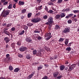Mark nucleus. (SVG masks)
I'll use <instances>...</instances> for the list:
<instances>
[{
	"mask_svg": "<svg viewBox=\"0 0 79 79\" xmlns=\"http://www.w3.org/2000/svg\"><path fill=\"white\" fill-rule=\"evenodd\" d=\"M20 70V69H19V68H17L14 70V72L15 73H18V72H19Z\"/></svg>",
	"mask_w": 79,
	"mask_h": 79,
	"instance_id": "nucleus-14",
	"label": "nucleus"
},
{
	"mask_svg": "<svg viewBox=\"0 0 79 79\" xmlns=\"http://www.w3.org/2000/svg\"><path fill=\"white\" fill-rule=\"evenodd\" d=\"M10 12V11L8 10H7L5 12V13L6 15H8L9 13Z\"/></svg>",
	"mask_w": 79,
	"mask_h": 79,
	"instance_id": "nucleus-22",
	"label": "nucleus"
},
{
	"mask_svg": "<svg viewBox=\"0 0 79 79\" xmlns=\"http://www.w3.org/2000/svg\"><path fill=\"white\" fill-rule=\"evenodd\" d=\"M40 15V13L39 12L38 13L36 14V16H39Z\"/></svg>",
	"mask_w": 79,
	"mask_h": 79,
	"instance_id": "nucleus-56",
	"label": "nucleus"
},
{
	"mask_svg": "<svg viewBox=\"0 0 79 79\" xmlns=\"http://www.w3.org/2000/svg\"><path fill=\"white\" fill-rule=\"evenodd\" d=\"M34 32L35 33H40V31L34 30Z\"/></svg>",
	"mask_w": 79,
	"mask_h": 79,
	"instance_id": "nucleus-41",
	"label": "nucleus"
},
{
	"mask_svg": "<svg viewBox=\"0 0 79 79\" xmlns=\"http://www.w3.org/2000/svg\"><path fill=\"white\" fill-rule=\"evenodd\" d=\"M0 79H6V78L3 77H0Z\"/></svg>",
	"mask_w": 79,
	"mask_h": 79,
	"instance_id": "nucleus-64",
	"label": "nucleus"
},
{
	"mask_svg": "<svg viewBox=\"0 0 79 79\" xmlns=\"http://www.w3.org/2000/svg\"><path fill=\"white\" fill-rule=\"evenodd\" d=\"M38 8V10H42V6H39Z\"/></svg>",
	"mask_w": 79,
	"mask_h": 79,
	"instance_id": "nucleus-46",
	"label": "nucleus"
},
{
	"mask_svg": "<svg viewBox=\"0 0 79 79\" xmlns=\"http://www.w3.org/2000/svg\"><path fill=\"white\" fill-rule=\"evenodd\" d=\"M9 71H13V67L11 65H9Z\"/></svg>",
	"mask_w": 79,
	"mask_h": 79,
	"instance_id": "nucleus-16",
	"label": "nucleus"
},
{
	"mask_svg": "<svg viewBox=\"0 0 79 79\" xmlns=\"http://www.w3.org/2000/svg\"><path fill=\"white\" fill-rule=\"evenodd\" d=\"M62 77H63V76L62 75H60V76L57 77V78L58 79H61V78H62Z\"/></svg>",
	"mask_w": 79,
	"mask_h": 79,
	"instance_id": "nucleus-47",
	"label": "nucleus"
},
{
	"mask_svg": "<svg viewBox=\"0 0 79 79\" xmlns=\"http://www.w3.org/2000/svg\"><path fill=\"white\" fill-rule=\"evenodd\" d=\"M1 16H2V17H5V12L3 11L2 12L1 15Z\"/></svg>",
	"mask_w": 79,
	"mask_h": 79,
	"instance_id": "nucleus-37",
	"label": "nucleus"
},
{
	"mask_svg": "<svg viewBox=\"0 0 79 79\" xmlns=\"http://www.w3.org/2000/svg\"><path fill=\"white\" fill-rule=\"evenodd\" d=\"M64 68H65V67L64 65H61L60 67V70L61 71H63L64 69Z\"/></svg>",
	"mask_w": 79,
	"mask_h": 79,
	"instance_id": "nucleus-11",
	"label": "nucleus"
},
{
	"mask_svg": "<svg viewBox=\"0 0 79 79\" xmlns=\"http://www.w3.org/2000/svg\"><path fill=\"white\" fill-rule=\"evenodd\" d=\"M68 42H69V40H68V39H65V44L67 45V44H68Z\"/></svg>",
	"mask_w": 79,
	"mask_h": 79,
	"instance_id": "nucleus-24",
	"label": "nucleus"
},
{
	"mask_svg": "<svg viewBox=\"0 0 79 79\" xmlns=\"http://www.w3.org/2000/svg\"><path fill=\"white\" fill-rule=\"evenodd\" d=\"M27 47H25L24 46H22L21 47L19 48V50L20 52H25V51H26V50H27Z\"/></svg>",
	"mask_w": 79,
	"mask_h": 79,
	"instance_id": "nucleus-4",
	"label": "nucleus"
},
{
	"mask_svg": "<svg viewBox=\"0 0 79 79\" xmlns=\"http://www.w3.org/2000/svg\"><path fill=\"white\" fill-rule=\"evenodd\" d=\"M64 40V39L62 38H60L59 41L60 42H62L63 41V40Z\"/></svg>",
	"mask_w": 79,
	"mask_h": 79,
	"instance_id": "nucleus-28",
	"label": "nucleus"
},
{
	"mask_svg": "<svg viewBox=\"0 0 79 79\" xmlns=\"http://www.w3.org/2000/svg\"><path fill=\"white\" fill-rule=\"evenodd\" d=\"M65 11H69V9H66Z\"/></svg>",
	"mask_w": 79,
	"mask_h": 79,
	"instance_id": "nucleus-62",
	"label": "nucleus"
},
{
	"mask_svg": "<svg viewBox=\"0 0 79 79\" xmlns=\"http://www.w3.org/2000/svg\"><path fill=\"white\" fill-rule=\"evenodd\" d=\"M70 66L72 68H75L76 67V65L74 64H73L72 65H71Z\"/></svg>",
	"mask_w": 79,
	"mask_h": 79,
	"instance_id": "nucleus-50",
	"label": "nucleus"
},
{
	"mask_svg": "<svg viewBox=\"0 0 79 79\" xmlns=\"http://www.w3.org/2000/svg\"><path fill=\"white\" fill-rule=\"evenodd\" d=\"M24 32H25L24 30H23L21 32L19 33V35H22L24 33Z\"/></svg>",
	"mask_w": 79,
	"mask_h": 79,
	"instance_id": "nucleus-20",
	"label": "nucleus"
},
{
	"mask_svg": "<svg viewBox=\"0 0 79 79\" xmlns=\"http://www.w3.org/2000/svg\"><path fill=\"white\" fill-rule=\"evenodd\" d=\"M35 74V73L34 72H32L31 73V74L30 75H29L27 77V79H31L32 77H33V76L34 75V74Z\"/></svg>",
	"mask_w": 79,
	"mask_h": 79,
	"instance_id": "nucleus-6",
	"label": "nucleus"
},
{
	"mask_svg": "<svg viewBox=\"0 0 79 79\" xmlns=\"http://www.w3.org/2000/svg\"><path fill=\"white\" fill-rule=\"evenodd\" d=\"M11 30L12 31H15V27H12L11 28Z\"/></svg>",
	"mask_w": 79,
	"mask_h": 79,
	"instance_id": "nucleus-55",
	"label": "nucleus"
},
{
	"mask_svg": "<svg viewBox=\"0 0 79 79\" xmlns=\"http://www.w3.org/2000/svg\"><path fill=\"white\" fill-rule=\"evenodd\" d=\"M42 79H48V76L47 75H45Z\"/></svg>",
	"mask_w": 79,
	"mask_h": 79,
	"instance_id": "nucleus-43",
	"label": "nucleus"
},
{
	"mask_svg": "<svg viewBox=\"0 0 79 79\" xmlns=\"http://www.w3.org/2000/svg\"><path fill=\"white\" fill-rule=\"evenodd\" d=\"M11 25H12V23H8L6 25V27H10V26H11Z\"/></svg>",
	"mask_w": 79,
	"mask_h": 79,
	"instance_id": "nucleus-29",
	"label": "nucleus"
},
{
	"mask_svg": "<svg viewBox=\"0 0 79 79\" xmlns=\"http://www.w3.org/2000/svg\"><path fill=\"white\" fill-rule=\"evenodd\" d=\"M22 13L24 14L26 12V9H23L21 10Z\"/></svg>",
	"mask_w": 79,
	"mask_h": 79,
	"instance_id": "nucleus-23",
	"label": "nucleus"
},
{
	"mask_svg": "<svg viewBox=\"0 0 79 79\" xmlns=\"http://www.w3.org/2000/svg\"><path fill=\"white\" fill-rule=\"evenodd\" d=\"M60 15H57L56 16V19H59L60 18Z\"/></svg>",
	"mask_w": 79,
	"mask_h": 79,
	"instance_id": "nucleus-34",
	"label": "nucleus"
},
{
	"mask_svg": "<svg viewBox=\"0 0 79 79\" xmlns=\"http://www.w3.org/2000/svg\"><path fill=\"white\" fill-rule=\"evenodd\" d=\"M32 13H29L27 14V17L28 18H30L32 16Z\"/></svg>",
	"mask_w": 79,
	"mask_h": 79,
	"instance_id": "nucleus-19",
	"label": "nucleus"
},
{
	"mask_svg": "<svg viewBox=\"0 0 79 79\" xmlns=\"http://www.w3.org/2000/svg\"><path fill=\"white\" fill-rule=\"evenodd\" d=\"M58 74H59V72L56 71H55V72L53 73L54 77H56L58 75Z\"/></svg>",
	"mask_w": 79,
	"mask_h": 79,
	"instance_id": "nucleus-9",
	"label": "nucleus"
},
{
	"mask_svg": "<svg viewBox=\"0 0 79 79\" xmlns=\"http://www.w3.org/2000/svg\"><path fill=\"white\" fill-rule=\"evenodd\" d=\"M68 15H69V18H71V17L72 16H73L74 15V14H69Z\"/></svg>",
	"mask_w": 79,
	"mask_h": 79,
	"instance_id": "nucleus-53",
	"label": "nucleus"
},
{
	"mask_svg": "<svg viewBox=\"0 0 79 79\" xmlns=\"http://www.w3.org/2000/svg\"><path fill=\"white\" fill-rule=\"evenodd\" d=\"M47 12L48 13H53V11L52 10H50L49 11L48 10V11Z\"/></svg>",
	"mask_w": 79,
	"mask_h": 79,
	"instance_id": "nucleus-42",
	"label": "nucleus"
},
{
	"mask_svg": "<svg viewBox=\"0 0 79 79\" xmlns=\"http://www.w3.org/2000/svg\"><path fill=\"white\" fill-rule=\"evenodd\" d=\"M23 28L24 30H27V29H28V27L27 26H24Z\"/></svg>",
	"mask_w": 79,
	"mask_h": 79,
	"instance_id": "nucleus-44",
	"label": "nucleus"
},
{
	"mask_svg": "<svg viewBox=\"0 0 79 79\" xmlns=\"http://www.w3.org/2000/svg\"><path fill=\"white\" fill-rule=\"evenodd\" d=\"M6 61H9L10 60V54H7L6 55Z\"/></svg>",
	"mask_w": 79,
	"mask_h": 79,
	"instance_id": "nucleus-7",
	"label": "nucleus"
},
{
	"mask_svg": "<svg viewBox=\"0 0 79 79\" xmlns=\"http://www.w3.org/2000/svg\"><path fill=\"white\" fill-rule=\"evenodd\" d=\"M25 40L27 42H29V43H32V40L31 38H27L25 39Z\"/></svg>",
	"mask_w": 79,
	"mask_h": 79,
	"instance_id": "nucleus-8",
	"label": "nucleus"
},
{
	"mask_svg": "<svg viewBox=\"0 0 79 79\" xmlns=\"http://www.w3.org/2000/svg\"><path fill=\"white\" fill-rule=\"evenodd\" d=\"M71 44H73V42H71L69 43V44H68L67 46H68V47H71Z\"/></svg>",
	"mask_w": 79,
	"mask_h": 79,
	"instance_id": "nucleus-54",
	"label": "nucleus"
},
{
	"mask_svg": "<svg viewBox=\"0 0 79 79\" xmlns=\"http://www.w3.org/2000/svg\"><path fill=\"white\" fill-rule=\"evenodd\" d=\"M8 47H9V45H8V44H6V48H8Z\"/></svg>",
	"mask_w": 79,
	"mask_h": 79,
	"instance_id": "nucleus-60",
	"label": "nucleus"
},
{
	"mask_svg": "<svg viewBox=\"0 0 79 79\" xmlns=\"http://www.w3.org/2000/svg\"><path fill=\"white\" fill-rule=\"evenodd\" d=\"M74 21L75 22H76V21H77V18H74Z\"/></svg>",
	"mask_w": 79,
	"mask_h": 79,
	"instance_id": "nucleus-61",
	"label": "nucleus"
},
{
	"mask_svg": "<svg viewBox=\"0 0 79 79\" xmlns=\"http://www.w3.org/2000/svg\"><path fill=\"white\" fill-rule=\"evenodd\" d=\"M53 18L50 17L48 18V22L45 23V24H47V25H48V24H49L50 23H53Z\"/></svg>",
	"mask_w": 79,
	"mask_h": 79,
	"instance_id": "nucleus-3",
	"label": "nucleus"
},
{
	"mask_svg": "<svg viewBox=\"0 0 79 79\" xmlns=\"http://www.w3.org/2000/svg\"><path fill=\"white\" fill-rule=\"evenodd\" d=\"M63 2V0H58L57 3H61Z\"/></svg>",
	"mask_w": 79,
	"mask_h": 79,
	"instance_id": "nucleus-48",
	"label": "nucleus"
},
{
	"mask_svg": "<svg viewBox=\"0 0 79 79\" xmlns=\"http://www.w3.org/2000/svg\"><path fill=\"white\" fill-rule=\"evenodd\" d=\"M69 31H70L69 28H65V29L63 31V33H64V34H67L69 32Z\"/></svg>",
	"mask_w": 79,
	"mask_h": 79,
	"instance_id": "nucleus-5",
	"label": "nucleus"
},
{
	"mask_svg": "<svg viewBox=\"0 0 79 79\" xmlns=\"http://www.w3.org/2000/svg\"><path fill=\"white\" fill-rule=\"evenodd\" d=\"M36 55L37 56H41V52H37Z\"/></svg>",
	"mask_w": 79,
	"mask_h": 79,
	"instance_id": "nucleus-31",
	"label": "nucleus"
},
{
	"mask_svg": "<svg viewBox=\"0 0 79 79\" xmlns=\"http://www.w3.org/2000/svg\"><path fill=\"white\" fill-rule=\"evenodd\" d=\"M60 16L61 18H64L66 16V14L64 13H62Z\"/></svg>",
	"mask_w": 79,
	"mask_h": 79,
	"instance_id": "nucleus-13",
	"label": "nucleus"
},
{
	"mask_svg": "<svg viewBox=\"0 0 79 79\" xmlns=\"http://www.w3.org/2000/svg\"><path fill=\"white\" fill-rule=\"evenodd\" d=\"M18 56H19V57L20 58H21V57H23V55L20 54H18Z\"/></svg>",
	"mask_w": 79,
	"mask_h": 79,
	"instance_id": "nucleus-51",
	"label": "nucleus"
},
{
	"mask_svg": "<svg viewBox=\"0 0 79 79\" xmlns=\"http://www.w3.org/2000/svg\"><path fill=\"white\" fill-rule=\"evenodd\" d=\"M5 1H6L5 0H2L1 2L2 3H4Z\"/></svg>",
	"mask_w": 79,
	"mask_h": 79,
	"instance_id": "nucleus-63",
	"label": "nucleus"
},
{
	"mask_svg": "<svg viewBox=\"0 0 79 79\" xmlns=\"http://www.w3.org/2000/svg\"><path fill=\"white\" fill-rule=\"evenodd\" d=\"M69 70H68V71H71L73 69V68L69 65Z\"/></svg>",
	"mask_w": 79,
	"mask_h": 79,
	"instance_id": "nucleus-27",
	"label": "nucleus"
},
{
	"mask_svg": "<svg viewBox=\"0 0 79 79\" xmlns=\"http://www.w3.org/2000/svg\"><path fill=\"white\" fill-rule=\"evenodd\" d=\"M43 66H41L40 67H38L37 68V70L38 71L40 70V69H42L43 68Z\"/></svg>",
	"mask_w": 79,
	"mask_h": 79,
	"instance_id": "nucleus-38",
	"label": "nucleus"
},
{
	"mask_svg": "<svg viewBox=\"0 0 79 79\" xmlns=\"http://www.w3.org/2000/svg\"><path fill=\"white\" fill-rule=\"evenodd\" d=\"M26 58L28 60H29V59H31V56H30V55H27L26 56Z\"/></svg>",
	"mask_w": 79,
	"mask_h": 79,
	"instance_id": "nucleus-33",
	"label": "nucleus"
},
{
	"mask_svg": "<svg viewBox=\"0 0 79 79\" xmlns=\"http://www.w3.org/2000/svg\"><path fill=\"white\" fill-rule=\"evenodd\" d=\"M32 52H33V55H36L37 54V50H33V51Z\"/></svg>",
	"mask_w": 79,
	"mask_h": 79,
	"instance_id": "nucleus-21",
	"label": "nucleus"
},
{
	"mask_svg": "<svg viewBox=\"0 0 79 79\" xmlns=\"http://www.w3.org/2000/svg\"><path fill=\"white\" fill-rule=\"evenodd\" d=\"M8 2H5L4 3H3V5H7V4H8Z\"/></svg>",
	"mask_w": 79,
	"mask_h": 79,
	"instance_id": "nucleus-52",
	"label": "nucleus"
},
{
	"mask_svg": "<svg viewBox=\"0 0 79 79\" xmlns=\"http://www.w3.org/2000/svg\"><path fill=\"white\" fill-rule=\"evenodd\" d=\"M4 33H5V34L7 35H10L11 34V33L8 31H4Z\"/></svg>",
	"mask_w": 79,
	"mask_h": 79,
	"instance_id": "nucleus-17",
	"label": "nucleus"
},
{
	"mask_svg": "<svg viewBox=\"0 0 79 79\" xmlns=\"http://www.w3.org/2000/svg\"><path fill=\"white\" fill-rule=\"evenodd\" d=\"M4 40L6 42V44H7V43H8L10 41V40L9 39V38L8 37H5L4 38Z\"/></svg>",
	"mask_w": 79,
	"mask_h": 79,
	"instance_id": "nucleus-10",
	"label": "nucleus"
},
{
	"mask_svg": "<svg viewBox=\"0 0 79 79\" xmlns=\"http://www.w3.org/2000/svg\"><path fill=\"white\" fill-rule=\"evenodd\" d=\"M68 63H69V62L68 61H66L65 62V64H68Z\"/></svg>",
	"mask_w": 79,
	"mask_h": 79,
	"instance_id": "nucleus-58",
	"label": "nucleus"
},
{
	"mask_svg": "<svg viewBox=\"0 0 79 79\" xmlns=\"http://www.w3.org/2000/svg\"><path fill=\"white\" fill-rule=\"evenodd\" d=\"M51 34L50 32L47 33L45 34L46 37H48L46 38V40H48L50 38H52V36L51 35Z\"/></svg>",
	"mask_w": 79,
	"mask_h": 79,
	"instance_id": "nucleus-2",
	"label": "nucleus"
},
{
	"mask_svg": "<svg viewBox=\"0 0 79 79\" xmlns=\"http://www.w3.org/2000/svg\"><path fill=\"white\" fill-rule=\"evenodd\" d=\"M73 12L74 13H78L79 14V10H73Z\"/></svg>",
	"mask_w": 79,
	"mask_h": 79,
	"instance_id": "nucleus-30",
	"label": "nucleus"
},
{
	"mask_svg": "<svg viewBox=\"0 0 79 79\" xmlns=\"http://www.w3.org/2000/svg\"><path fill=\"white\" fill-rule=\"evenodd\" d=\"M33 24H34L29 23L27 24V25L28 26V27H31V26H33Z\"/></svg>",
	"mask_w": 79,
	"mask_h": 79,
	"instance_id": "nucleus-26",
	"label": "nucleus"
},
{
	"mask_svg": "<svg viewBox=\"0 0 79 79\" xmlns=\"http://www.w3.org/2000/svg\"><path fill=\"white\" fill-rule=\"evenodd\" d=\"M44 10H46V11L47 12L48 11V7L47 6H46L45 7V8H44Z\"/></svg>",
	"mask_w": 79,
	"mask_h": 79,
	"instance_id": "nucleus-49",
	"label": "nucleus"
},
{
	"mask_svg": "<svg viewBox=\"0 0 79 79\" xmlns=\"http://www.w3.org/2000/svg\"><path fill=\"white\" fill-rule=\"evenodd\" d=\"M52 23H50L49 24V26H50V27H52Z\"/></svg>",
	"mask_w": 79,
	"mask_h": 79,
	"instance_id": "nucleus-59",
	"label": "nucleus"
},
{
	"mask_svg": "<svg viewBox=\"0 0 79 79\" xmlns=\"http://www.w3.org/2000/svg\"><path fill=\"white\" fill-rule=\"evenodd\" d=\"M36 1L38 3H40L41 2V1H42V0H36Z\"/></svg>",
	"mask_w": 79,
	"mask_h": 79,
	"instance_id": "nucleus-57",
	"label": "nucleus"
},
{
	"mask_svg": "<svg viewBox=\"0 0 79 79\" xmlns=\"http://www.w3.org/2000/svg\"><path fill=\"white\" fill-rule=\"evenodd\" d=\"M7 8L8 9H11L12 8V4H10Z\"/></svg>",
	"mask_w": 79,
	"mask_h": 79,
	"instance_id": "nucleus-32",
	"label": "nucleus"
},
{
	"mask_svg": "<svg viewBox=\"0 0 79 79\" xmlns=\"http://www.w3.org/2000/svg\"><path fill=\"white\" fill-rule=\"evenodd\" d=\"M43 18L44 19H47L48 18V16L47 15H44L43 17Z\"/></svg>",
	"mask_w": 79,
	"mask_h": 79,
	"instance_id": "nucleus-36",
	"label": "nucleus"
},
{
	"mask_svg": "<svg viewBox=\"0 0 79 79\" xmlns=\"http://www.w3.org/2000/svg\"><path fill=\"white\" fill-rule=\"evenodd\" d=\"M16 44L18 46H20L21 44V41H19L16 43Z\"/></svg>",
	"mask_w": 79,
	"mask_h": 79,
	"instance_id": "nucleus-39",
	"label": "nucleus"
},
{
	"mask_svg": "<svg viewBox=\"0 0 79 79\" xmlns=\"http://www.w3.org/2000/svg\"><path fill=\"white\" fill-rule=\"evenodd\" d=\"M66 51H68V52H70L71 50V48L70 47H67L65 49Z\"/></svg>",
	"mask_w": 79,
	"mask_h": 79,
	"instance_id": "nucleus-18",
	"label": "nucleus"
},
{
	"mask_svg": "<svg viewBox=\"0 0 79 79\" xmlns=\"http://www.w3.org/2000/svg\"><path fill=\"white\" fill-rule=\"evenodd\" d=\"M42 38V37H41L40 36L38 35V37H37V39L38 40H41Z\"/></svg>",
	"mask_w": 79,
	"mask_h": 79,
	"instance_id": "nucleus-40",
	"label": "nucleus"
},
{
	"mask_svg": "<svg viewBox=\"0 0 79 79\" xmlns=\"http://www.w3.org/2000/svg\"><path fill=\"white\" fill-rule=\"evenodd\" d=\"M15 43H13L11 44V47L13 49H15Z\"/></svg>",
	"mask_w": 79,
	"mask_h": 79,
	"instance_id": "nucleus-15",
	"label": "nucleus"
},
{
	"mask_svg": "<svg viewBox=\"0 0 79 79\" xmlns=\"http://www.w3.org/2000/svg\"><path fill=\"white\" fill-rule=\"evenodd\" d=\"M41 21V19L40 17H37L31 19V22H33L34 23H39V22H40Z\"/></svg>",
	"mask_w": 79,
	"mask_h": 79,
	"instance_id": "nucleus-1",
	"label": "nucleus"
},
{
	"mask_svg": "<svg viewBox=\"0 0 79 79\" xmlns=\"http://www.w3.org/2000/svg\"><path fill=\"white\" fill-rule=\"evenodd\" d=\"M55 29L56 30H57V29H60V27L58 25H56L55 27Z\"/></svg>",
	"mask_w": 79,
	"mask_h": 79,
	"instance_id": "nucleus-25",
	"label": "nucleus"
},
{
	"mask_svg": "<svg viewBox=\"0 0 79 79\" xmlns=\"http://www.w3.org/2000/svg\"><path fill=\"white\" fill-rule=\"evenodd\" d=\"M24 2H23V1H19V5H20V6H23V5H24Z\"/></svg>",
	"mask_w": 79,
	"mask_h": 79,
	"instance_id": "nucleus-12",
	"label": "nucleus"
},
{
	"mask_svg": "<svg viewBox=\"0 0 79 79\" xmlns=\"http://www.w3.org/2000/svg\"><path fill=\"white\" fill-rule=\"evenodd\" d=\"M48 4L49 5H54V4L53 3V2H48Z\"/></svg>",
	"mask_w": 79,
	"mask_h": 79,
	"instance_id": "nucleus-35",
	"label": "nucleus"
},
{
	"mask_svg": "<svg viewBox=\"0 0 79 79\" xmlns=\"http://www.w3.org/2000/svg\"><path fill=\"white\" fill-rule=\"evenodd\" d=\"M68 24H71L72 23V20H69L68 21Z\"/></svg>",
	"mask_w": 79,
	"mask_h": 79,
	"instance_id": "nucleus-45",
	"label": "nucleus"
}]
</instances>
